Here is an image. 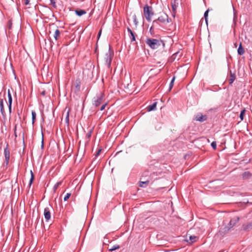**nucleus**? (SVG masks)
Here are the masks:
<instances>
[{
    "label": "nucleus",
    "mask_w": 252,
    "mask_h": 252,
    "mask_svg": "<svg viewBox=\"0 0 252 252\" xmlns=\"http://www.w3.org/2000/svg\"><path fill=\"white\" fill-rule=\"evenodd\" d=\"M155 28L153 27V26L152 25L150 29L149 32L151 33L152 35H154L155 33L154 29Z\"/></svg>",
    "instance_id": "obj_33"
},
{
    "label": "nucleus",
    "mask_w": 252,
    "mask_h": 252,
    "mask_svg": "<svg viewBox=\"0 0 252 252\" xmlns=\"http://www.w3.org/2000/svg\"><path fill=\"white\" fill-rule=\"evenodd\" d=\"M207 116L206 115H203L201 113H198L195 115V120L197 121L203 122L205 121L207 119Z\"/></svg>",
    "instance_id": "obj_11"
},
{
    "label": "nucleus",
    "mask_w": 252,
    "mask_h": 252,
    "mask_svg": "<svg viewBox=\"0 0 252 252\" xmlns=\"http://www.w3.org/2000/svg\"><path fill=\"white\" fill-rule=\"evenodd\" d=\"M69 112H70V110L69 109H68L67 111V112H66V117H65V122L66 124H69Z\"/></svg>",
    "instance_id": "obj_26"
},
{
    "label": "nucleus",
    "mask_w": 252,
    "mask_h": 252,
    "mask_svg": "<svg viewBox=\"0 0 252 252\" xmlns=\"http://www.w3.org/2000/svg\"><path fill=\"white\" fill-rule=\"evenodd\" d=\"M232 66H234V64H228V67L230 72V77L228 79L229 85H232L236 79V70L235 69H232Z\"/></svg>",
    "instance_id": "obj_6"
},
{
    "label": "nucleus",
    "mask_w": 252,
    "mask_h": 252,
    "mask_svg": "<svg viewBox=\"0 0 252 252\" xmlns=\"http://www.w3.org/2000/svg\"><path fill=\"white\" fill-rule=\"evenodd\" d=\"M231 229V227L225 226L224 227L220 228L219 233L221 235H224L226 234Z\"/></svg>",
    "instance_id": "obj_14"
},
{
    "label": "nucleus",
    "mask_w": 252,
    "mask_h": 252,
    "mask_svg": "<svg viewBox=\"0 0 252 252\" xmlns=\"http://www.w3.org/2000/svg\"><path fill=\"white\" fill-rule=\"evenodd\" d=\"M209 11V10L208 9L204 13V18L205 20H207V18H208Z\"/></svg>",
    "instance_id": "obj_37"
},
{
    "label": "nucleus",
    "mask_w": 252,
    "mask_h": 252,
    "mask_svg": "<svg viewBox=\"0 0 252 252\" xmlns=\"http://www.w3.org/2000/svg\"><path fill=\"white\" fill-rule=\"evenodd\" d=\"M211 146H212V147L213 149H214V150L216 149V148H217V144H216V142L215 141H213L211 143Z\"/></svg>",
    "instance_id": "obj_35"
},
{
    "label": "nucleus",
    "mask_w": 252,
    "mask_h": 252,
    "mask_svg": "<svg viewBox=\"0 0 252 252\" xmlns=\"http://www.w3.org/2000/svg\"><path fill=\"white\" fill-rule=\"evenodd\" d=\"M157 102H154L152 104L147 106V110L148 111H152L155 110L157 108Z\"/></svg>",
    "instance_id": "obj_15"
},
{
    "label": "nucleus",
    "mask_w": 252,
    "mask_h": 252,
    "mask_svg": "<svg viewBox=\"0 0 252 252\" xmlns=\"http://www.w3.org/2000/svg\"><path fill=\"white\" fill-rule=\"evenodd\" d=\"M149 182H150V181L149 179H147V180H144V181H141L139 182V187H142V188L146 187V186H147L148 185Z\"/></svg>",
    "instance_id": "obj_17"
},
{
    "label": "nucleus",
    "mask_w": 252,
    "mask_h": 252,
    "mask_svg": "<svg viewBox=\"0 0 252 252\" xmlns=\"http://www.w3.org/2000/svg\"><path fill=\"white\" fill-rule=\"evenodd\" d=\"M182 53L180 51H178L173 54L172 56L169 58V62H173L176 61H178L182 57Z\"/></svg>",
    "instance_id": "obj_8"
},
{
    "label": "nucleus",
    "mask_w": 252,
    "mask_h": 252,
    "mask_svg": "<svg viewBox=\"0 0 252 252\" xmlns=\"http://www.w3.org/2000/svg\"><path fill=\"white\" fill-rule=\"evenodd\" d=\"M4 155L5 158V163L6 165L9 163L10 158V150L8 148V144H7L6 147L4 149Z\"/></svg>",
    "instance_id": "obj_9"
},
{
    "label": "nucleus",
    "mask_w": 252,
    "mask_h": 252,
    "mask_svg": "<svg viewBox=\"0 0 252 252\" xmlns=\"http://www.w3.org/2000/svg\"><path fill=\"white\" fill-rule=\"evenodd\" d=\"M8 98L12 97V96H11V94H10V93L9 91H8Z\"/></svg>",
    "instance_id": "obj_46"
},
{
    "label": "nucleus",
    "mask_w": 252,
    "mask_h": 252,
    "mask_svg": "<svg viewBox=\"0 0 252 252\" xmlns=\"http://www.w3.org/2000/svg\"><path fill=\"white\" fill-rule=\"evenodd\" d=\"M81 81L79 78L77 79L72 87V90L74 91L75 93H78L80 91Z\"/></svg>",
    "instance_id": "obj_7"
},
{
    "label": "nucleus",
    "mask_w": 252,
    "mask_h": 252,
    "mask_svg": "<svg viewBox=\"0 0 252 252\" xmlns=\"http://www.w3.org/2000/svg\"><path fill=\"white\" fill-rule=\"evenodd\" d=\"M243 180H246L252 178V173L250 171H245L242 174Z\"/></svg>",
    "instance_id": "obj_12"
},
{
    "label": "nucleus",
    "mask_w": 252,
    "mask_h": 252,
    "mask_svg": "<svg viewBox=\"0 0 252 252\" xmlns=\"http://www.w3.org/2000/svg\"><path fill=\"white\" fill-rule=\"evenodd\" d=\"M12 101V97H11V98H8L9 108L10 111L11 110V109Z\"/></svg>",
    "instance_id": "obj_34"
},
{
    "label": "nucleus",
    "mask_w": 252,
    "mask_h": 252,
    "mask_svg": "<svg viewBox=\"0 0 252 252\" xmlns=\"http://www.w3.org/2000/svg\"><path fill=\"white\" fill-rule=\"evenodd\" d=\"M189 238L190 241L189 243L192 244L196 241V240L197 238V237L195 236H190Z\"/></svg>",
    "instance_id": "obj_25"
},
{
    "label": "nucleus",
    "mask_w": 252,
    "mask_h": 252,
    "mask_svg": "<svg viewBox=\"0 0 252 252\" xmlns=\"http://www.w3.org/2000/svg\"><path fill=\"white\" fill-rule=\"evenodd\" d=\"M235 222H233L232 220H231L228 223L229 227H231V228L234 225Z\"/></svg>",
    "instance_id": "obj_36"
},
{
    "label": "nucleus",
    "mask_w": 252,
    "mask_h": 252,
    "mask_svg": "<svg viewBox=\"0 0 252 252\" xmlns=\"http://www.w3.org/2000/svg\"><path fill=\"white\" fill-rule=\"evenodd\" d=\"M143 12L146 20L148 22H151L152 21V17L154 15L152 7L146 4L143 7Z\"/></svg>",
    "instance_id": "obj_3"
},
{
    "label": "nucleus",
    "mask_w": 252,
    "mask_h": 252,
    "mask_svg": "<svg viewBox=\"0 0 252 252\" xmlns=\"http://www.w3.org/2000/svg\"><path fill=\"white\" fill-rule=\"evenodd\" d=\"M177 6L175 4H173V3H172V7L173 10H175L176 9Z\"/></svg>",
    "instance_id": "obj_41"
},
{
    "label": "nucleus",
    "mask_w": 252,
    "mask_h": 252,
    "mask_svg": "<svg viewBox=\"0 0 252 252\" xmlns=\"http://www.w3.org/2000/svg\"><path fill=\"white\" fill-rule=\"evenodd\" d=\"M0 111L3 116H5V113L4 109L3 101L2 99H0Z\"/></svg>",
    "instance_id": "obj_16"
},
{
    "label": "nucleus",
    "mask_w": 252,
    "mask_h": 252,
    "mask_svg": "<svg viewBox=\"0 0 252 252\" xmlns=\"http://www.w3.org/2000/svg\"><path fill=\"white\" fill-rule=\"evenodd\" d=\"M120 248V246L119 245H114V246H113L112 247H111L110 249H109V251H115L117 249H118Z\"/></svg>",
    "instance_id": "obj_29"
},
{
    "label": "nucleus",
    "mask_w": 252,
    "mask_h": 252,
    "mask_svg": "<svg viewBox=\"0 0 252 252\" xmlns=\"http://www.w3.org/2000/svg\"><path fill=\"white\" fill-rule=\"evenodd\" d=\"M114 56L113 51L109 46L108 50L100 57V61L105 62V63H111Z\"/></svg>",
    "instance_id": "obj_1"
},
{
    "label": "nucleus",
    "mask_w": 252,
    "mask_h": 252,
    "mask_svg": "<svg viewBox=\"0 0 252 252\" xmlns=\"http://www.w3.org/2000/svg\"><path fill=\"white\" fill-rule=\"evenodd\" d=\"M127 31L128 32V33L130 34L131 33L133 32L131 31V30L129 28H127Z\"/></svg>",
    "instance_id": "obj_42"
},
{
    "label": "nucleus",
    "mask_w": 252,
    "mask_h": 252,
    "mask_svg": "<svg viewBox=\"0 0 252 252\" xmlns=\"http://www.w3.org/2000/svg\"><path fill=\"white\" fill-rule=\"evenodd\" d=\"M244 52H245L244 49L243 48L242 44H240L238 47V53L240 55H242L244 54Z\"/></svg>",
    "instance_id": "obj_20"
},
{
    "label": "nucleus",
    "mask_w": 252,
    "mask_h": 252,
    "mask_svg": "<svg viewBox=\"0 0 252 252\" xmlns=\"http://www.w3.org/2000/svg\"><path fill=\"white\" fill-rule=\"evenodd\" d=\"M75 13L79 16H81L86 13V11L85 10L82 9H77L75 11Z\"/></svg>",
    "instance_id": "obj_18"
},
{
    "label": "nucleus",
    "mask_w": 252,
    "mask_h": 252,
    "mask_svg": "<svg viewBox=\"0 0 252 252\" xmlns=\"http://www.w3.org/2000/svg\"><path fill=\"white\" fill-rule=\"evenodd\" d=\"M158 20L162 25H166L168 23L171 22V19L168 17V16L165 13H162L160 15L158 18Z\"/></svg>",
    "instance_id": "obj_5"
},
{
    "label": "nucleus",
    "mask_w": 252,
    "mask_h": 252,
    "mask_svg": "<svg viewBox=\"0 0 252 252\" xmlns=\"http://www.w3.org/2000/svg\"><path fill=\"white\" fill-rule=\"evenodd\" d=\"M50 0L51 3L53 4V6L54 7H56V3H55V0Z\"/></svg>",
    "instance_id": "obj_40"
},
{
    "label": "nucleus",
    "mask_w": 252,
    "mask_h": 252,
    "mask_svg": "<svg viewBox=\"0 0 252 252\" xmlns=\"http://www.w3.org/2000/svg\"><path fill=\"white\" fill-rule=\"evenodd\" d=\"M206 23L207 24H208V18H207V20H205Z\"/></svg>",
    "instance_id": "obj_50"
},
{
    "label": "nucleus",
    "mask_w": 252,
    "mask_h": 252,
    "mask_svg": "<svg viewBox=\"0 0 252 252\" xmlns=\"http://www.w3.org/2000/svg\"><path fill=\"white\" fill-rule=\"evenodd\" d=\"M91 135H92V131H90L89 132H88L87 133V134H86V137L87 139H89L91 137Z\"/></svg>",
    "instance_id": "obj_39"
},
{
    "label": "nucleus",
    "mask_w": 252,
    "mask_h": 252,
    "mask_svg": "<svg viewBox=\"0 0 252 252\" xmlns=\"http://www.w3.org/2000/svg\"><path fill=\"white\" fill-rule=\"evenodd\" d=\"M30 173H31V177L30 182H29V185L30 187H31V185L32 184L34 178L33 173L32 172V170H31Z\"/></svg>",
    "instance_id": "obj_22"
},
{
    "label": "nucleus",
    "mask_w": 252,
    "mask_h": 252,
    "mask_svg": "<svg viewBox=\"0 0 252 252\" xmlns=\"http://www.w3.org/2000/svg\"><path fill=\"white\" fill-rule=\"evenodd\" d=\"M101 31H99V33H98V35L99 36H100V34H101Z\"/></svg>",
    "instance_id": "obj_49"
},
{
    "label": "nucleus",
    "mask_w": 252,
    "mask_h": 252,
    "mask_svg": "<svg viewBox=\"0 0 252 252\" xmlns=\"http://www.w3.org/2000/svg\"><path fill=\"white\" fill-rule=\"evenodd\" d=\"M152 26L155 29L159 30L160 28L162 27L164 25H162L160 22L158 21V19L154 20L152 22Z\"/></svg>",
    "instance_id": "obj_13"
},
{
    "label": "nucleus",
    "mask_w": 252,
    "mask_h": 252,
    "mask_svg": "<svg viewBox=\"0 0 252 252\" xmlns=\"http://www.w3.org/2000/svg\"><path fill=\"white\" fill-rule=\"evenodd\" d=\"M129 37L131 42L135 41V35L133 32L130 34Z\"/></svg>",
    "instance_id": "obj_28"
},
{
    "label": "nucleus",
    "mask_w": 252,
    "mask_h": 252,
    "mask_svg": "<svg viewBox=\"0 0 252 252\" xmlns=\"http://www.w3.org/2000/svg\"><path fill=\"white\" fill-rule=\"evenodd\" d=\"M165 252H169V251H165Z\"/></svg>",
    "instance_id": "obj_52"
},
{
    "label": "nucleus",
    "mask_w": 252,
    "mask_h": 252,
    "mask_svg": "<svg viewBox=\"0 0 252 252\" xmlns=\"http://www.w3.org/2000/svg\"><path fill=\"white\" fill-rule=\"evenodd\" d=\"M101 149H99L97 151V152L96 153V155H95V157H98V156L99 155L100 153L101 152Z\"/></svg>",
    "instance_id": "obj_43"
},
{
    "label": "nucleus",
    "mask_w": 252,
    "mask_h": 252,
    "mask_svg": "<svg viewBox=\"0 0 252 252\" xmlns=\"http://www.w3.org/2000/svg\"><path fill=\"white\" fill-rule=\"evenodd\" d=\"M175 77H173V78H172L171 81L170 82V83L169 86V91H170L172 89V88L173 87L174 82L175 81Z\"/></svg>",
    "instance_id": "obj_27"
},
{
    "label": "nucleus",
    "mask_w": 252,
    "mask_h": 252,
    "mask_svg": "<svg viewBox=\"0 0 252 252\" xmlns=\"http://www.w3.org/2000/svg\"><path fill=\"white\" fill-rule=\"evenodd\" d=\"M30 0H25V4L26 5H28L29 4Z\"/></svg>",
    "instance_id": "obj_45"
},
{
    "label": "nucleus",
    "mask_w": 252,
    "mask_h": 252,
    "mask_svg": "<svg viewBox=\"0 0 252 252\" xmlns=\"http://www.w3.org/2000/svg\"><path fill=\"white\" fill-rule=\"evenodd\" d=\"M41 94L44 96L46 94V91H43L42 92H41Z\"/></svg>",
    "instance_id": "obj_44"
},
{
    "label": "nucleus",
    "mask_w": 252,
    "mask_h": 252,
    "mask_svg": "<svg viewBox=\"0 0 252 252\" xmlns=\"http://www.w3.org/2000/svg\"><path fill=\"white\" fill-rule=\"evenodd\" d=\"M71 196V193H67L64 197V201H67Z\"/></svg>",
    "instance_id": "obj_32"
},
{
    "label": "nucleus",
    "mask_w": 252,
    "mask_h": 252,
    "mask_svg": "<svg viewBox=\"0 0 252 252\" xmlns=\"http://www.w3.org/2000/svg\"><path fill=\"white\" fill-rule=\"evenodd\" d=\"M60 31L58 30V29H57L55 32V33H54V38L57 40H58V39L59 38V37H60Z\"/></svg>",
    "instance_id": "obj_21"
},
{
    "label": "nucleus",
    "mask_w": 252,
    "mask_h": 252,
    "mask_svg": "<svg viewBox=\"0 0 252 252\" xmlns=\"http://www.w3.org/2000/svg\"><path fill=\"white\" fill-rule=\"evenodd\" d=\"M16 126H15V128H14V133H15V137H17V134H16Z\"/></svg>",
    "instance_id": "obj_47"
},
{
    "label": "nucleus",
    "mask_w": 252,
    "mask_h": 252,
    "mask_svg": "<svg viewBox=\"0 0 252 252\" xmlns=\"http://www.w3.org/2000/svg\"><path fill=\"white\" fill-rule=\"evenodd\" d=\"M245 113V109H243L241 111L240 114V118L241 119V120L242 121L244 119V116Z\"/></svg>",
    "instance_id": "obj_30"
},
{
    "label": "nucleus",
    "mask_w": 252,
    "mask_h": 252,
    "mask_svg": "<svg viewBox=\"0 0 252 252\" xmlns=\"http://www.w3.org/2000/svg\"><path fill=\"white\" fill-rule=\"evenodd\" d=\"M111 64L109 63L108 64V67L109 68L110 67Z\"/></svg>",
    "instance_id": "obj_51"
},
{
    "label": "nucleus",
    "mask_w": 252,
    "mask_h": 252,
    "mask_svg": "<svg viewBox=\"0 0 252 252\" xmlns=\"http://www.w3.org/2000/svg\"><path fill=\"white\" fill-rule=\"evenodd\" d=\"M62 183H63V181H60V182L57 183L54 185V186L53 187L54 192H55L56 191V190L57 189L58 187L62 184Z\"/></svg>",
    "instance_id": "obj_23"
},
{
    "label": "nucleus",
    "mask_w": 252,
    "mask_h": 252,
    "mask_svg": "<svg viewBox=\"0 0 252 252\" xmlns=\"http://www.w3.org/2000/svg\"><path fill=\"white\" fill-rule=\"evenodd\" d=\"M145 42L152 49L158 48L163 43L161 40L150 38H147Z\"/></svg>",
    "instance_id": "obj_2"
},
{
    "label": "nucleus",
    "mask_w": 252,
    "mask_h": 252,
    "mask_svg": "<svg viewBox=\"0 0 252 252\" xmlns=\"http://www.w3.org/2000/svg\"><path fill=\"white\" fill-rule=\"evenodd\" d=\"M243 229L245 231H249L252 229V221L246 225H243Z\"/></svg>",
    "instance_id": "obj_19"
},
{
    "label": "nucleus",
    "mask_w": 252,
    "mask_h": 252,
    "mask_svg": "<svg viewBox=\"0 0 252 252\" xmlns=\"http://www.w3.org/2000/svg\"><path fill=\"white\" fill-rule=\"evenodd\" d=\"M107 105V103L106 102H104V103L102 104V105H101V107H100V110L101 111L104 110L106 107V106Z\"/></svg>",
    "instance_id": "obj_38"
},
{
    "label": "nucleus",
    "mask_w": 252,
    "mask_h": 252,
    "mask_svg": "<svg viewBox=\"0 0 252 252\" xmlns=\"http://www.w3.org/2000/svg\"><path fill=\"white\" fill-rule=\"evenodd\" d=\"M52 207H46L44 210V218L47 221H48L51 219V210Z\"/></svg>",
    "instance_id": "obj_10"
},
{
    "label": "nucleus",
    "mask_w": 252,
    "mask_h": 252,
    "mask_svg": "<svg viewBox=\"0 0 252 252\" xmlns=\"http://www.w3.org/2000/svg\"><path fill=\"white\" fill-rule=\"evenodd\" d=\"M133 22H134V23L135 26L137 27L138 25V22L137 20V17H136V15H134L133 16Z\"/></svg>",
    "instance_id": "obj_31"
},
{
    "label": "nucleus",
    "mask_w": 252,
    "mask_h": 252,
    "mask_svg": "<svg viewBox=\"0 0 252 252\" xmlns=\"http://www.w3.org/2000/svg\"><path fill=\"white\" fill-rule=\"evenodd\" d=\"M10 64V67L12 68V70H13V72H14V70L13 69V64L12 63H11Z\"/></svg>",
    "instance_id": "obj_48"
},
{
    "label": "nucleus",
    "mask_w": 252,
    "mask_h": 252,
    "mask_svg": "<svg viewBox=\"0 0 252 252\" xmlns=\"http://www.w3.org/2000/svg\"><path fill=\"white\" fill-rule=\"evenodd\" d=\"M104 94L101 93L94 98L93 105L95 107H98L104 101Z\"/></svg>",
    "instance_id": "obj_4"
},
{
    "label": "nucleus",
    "mask_w": 252,
    "mask_h": 252,
    "mask_svg": "<svg viewBox=\"0 0 252 252\" xmlns=\"http://www.w3.org/2000/svg\"><path fill=\"white\" fill-rule=\"evenodd\" d=\"M32 123L33 125L35 122V121L36 120V113L34 111H32Z\"/></svg>",
    "instance_id": "obj_24"
}]
</instances>
